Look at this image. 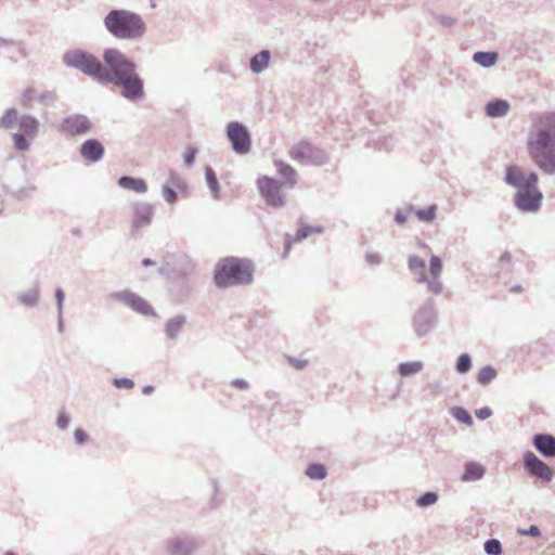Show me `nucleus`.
<instances>
[{
	"instance_id": "1",
	"label": "nucleus",
	"mask_w": 555,
	"mask_h": 555,
	"mask_svg": "<svg viewBox=\"0 0 555 555\" xmlns=\"http://www.w3.org/2000/svg\"><path fill=\"white\" fill-rule=\"evenodd\" d=\"M532 162L544 172H555V113L540 115L527 140Z\"/></svg>"
},
{
	"instance_id": "2",
	"label": "nucleus",
	"mask_w": 555,
	"mask_h": 555,
	"mask_svg": "<svg viewBox=\"0 0 555 555\" xmlns=\"http://www.w3.org/2000/svg\"><path fill=\"white\" fill-rule=\"evenodd\" d=\"M254 266L248 259L224 258L215 268V283L219 287L249 284L253 281Z\"/></svg>"
},
{
	"instance_id": "3",
	"label": "nucleus",
	"mask_w": 555,
	"mask_h": 555,
	"mask_svg": "<svg viewBox=\"0 0 555 555\" xmlns=\"http://www.w3.org/2000/svg\"><path fill=\"white\" fill-rule=\"evenodd\" d=\"M104 25L114 37L124 40L140 38L145 33L142 17L127 10H112L104 18Z\"/></svg>"
},
{
	"instance_id": "4",
	"label": "nucleus",
	"mask_w": 555,
	"mask_h": 555,
	"mask_svg": "<svg viewBox=\"0 0 555 555\" xmlns=\"http://www.w3.org/2000/svg\"><path fill=\"white\" fill-rule=\"evenodd\" d=\"M63 61L67 66L75 67L100 81L108 82L112 79L109 73L103 69L100 61L94 55L82 50L67 51L63 55Z\"/></svg>"
},
{
	"instance_id": "5",
	"label": "nucleus",
	"mask_w": 555,
	"mask_h": 555,
	"mask_svg": "<svg viewBox=\"0 0 555 555\" xmlns=\"http://www.w3.org/2000/svg\"><path fill=\"white\" fill-rule=\"evenodd\" d=\"M409 269L418 274V282L427 283L428 291L439 294L442 291V284L439 280L442 272V261L438 256H431L429 262V275L425 273V261L418 256L409 258Z\"/></svg>"
},
{
	"instance_id": "6",
	"label": "nucleus",
	"mask_w": 555,
	"mask_h": 555,
	"mask_svg": "<svg viewBox=\"0 0 555 555\" xmlns=\"http://www.w3.org/2000/svg\"><path fill=\"white\" fill-rule=\"evenodd\" d=\"M103 60L112 73V75L109 74L112 78L109 81L116 80L135 70V64L118 49H106L103 53Z\"/></svg>"
},
{
	"instance_id": "7",
	"label": "nucleus",
	"mask_w": 555,
	"mask_h": 555,
	"mask_svg": "<svg viewBox=\"0 0 555 555\" xmlns=\"http://www.w3.org/2000/svg\"><path fill=\"white\" fill-rule=\"evenodd\" d=\"M257 186L268 205L273 207H282L284 205L285 201L281 195L282 184L279 181L263 176L257 180Z\"/></svg>"
},
{
	"instance_id": "8",
	"label": "nucleus",
	"mask_w": 555,
	"mask_h": 555,
	"mask_svg": "<svg viewBox=\"0 0 555 555\" xmlns=\"http://www.w3.org/2000/svg\"><path fill=\"white\" fill-rule=\"evenodd\" d=\"M289 154L301 164L320 165L324 162V154L307 141L295 144Z\"/></svg>"
},
{
	"instance_id": "9",
	"label": "nucleus",
	"mask_w": 555,
	"mask_h": 555,
	"mask_svg": "<svg viewBox=\"0 0 555 555\" xmlns=\"http://www.w3.org/2000/svg\"><path fill=\"white\" fill-rule=\"evenodd\" d=\"M524 467L529 475L545 482H550L554 475L553 469L531 451L524 454Z\"/></svg>"
},
{
	"instance_id": "10",
	"label": "nucleus",
	"mask_w": 555,
	"mask_h": 555,
	"mask_svg": "<svg viewBox=\"0 0 555 555\" xmlns=\"http://www.w3.org/2000/svg\"><path fill=\"white\" fill-rule=\"evenodd\" d=\"M227 132L236 153L244 154L250 150V135L246 127L234 121L229 124Z\"/></svg>"
},
{
	"instance_id": "11",
	"label": "nucleus",
	"mask_w": 555,
	"mask_h": 555,
	"mask_svg": "<svg viewBox=\"0 0 555 555\" xmlns=\"http://www.w3.org/2000/svg\"><path fill=\"white\" fill-rule=\"evenodd\" d=\"M505 182L518 190L525 186H535L538 176L531 171H525L517 166H508L506 168Z\"/></svg>"
},
{
	"instance_id": "12",
	"label": "nucleus",
	"mask_w": 555,
	"mask_h": 555,
	"mask_svg": "<svg viewBox=\"0 0 555 555\" xmlns=\"http://www.w3.org/2000/svg\"><path fill=\"white\" fill-rule=\"evenodd\" d=\"M114 82L121 88V94L129 100H137L143 94V82L135 70L119 77Z\"/></svg>"
},
{
	"instance_id": "13",
	"label": "nucleus",
	"mask_w": 555,
	"mask_h": 555,
	"mask_svg": "<svg viewBox=\"0 0 555 555\" xmlns=\"http://www.w3.org/2000/svg\"><path fill=\"white\" fill-rule=\"evenodd\" d=\"M541 199L542 194L538 191L537 185L521 188L517 191L515 196L517 207L528 211L538 209Z\"/></svg>"
},
{
	"instance_id": "14",
	"label": "nucleus",
	"mask_w": 555,
	"mask_h": 555,
	"mask_svg": "<svg viewBox=\"0 0 555 555\" xmlns=\"http://www.w3.org/2000/svg\"><path fill=\"white\" fill-rule=\"evenodd\" d=\"M132 231L135 232L152 222L153 207L147 203L137 202L132 205Z\"/></svg>"
},
{
	"instance_id": "15",
	"label": "nucleus",
	"mask_w": 555,
	"mask_h": 555,
	"mask_svg": "<svg viewBox=\"0 0 555 555\" xmlns=\"http://www.w3.org/2000/svg\"><path fill=\"white\" fill-rule=\"evenodd\" d=\"M117 298L141 314H154V311L152 307L149 305V302L131 292H121L117 294Z\"/></svg>"
},
{
	"instance_id": "16",
	"label": "nucleus",
	"mask_w": 555,
	"mask_h": 555,
	"mask_svg": "<svg viewBox=\"0 0 555 555\" xmlns=\"http://www.w3.org/2000/svg\"><path fill=\"white\" fill-rule=\"evenodd\" d=\"M81 156L89 162L95 163L104 155V147L98 140H87L80 147Z\"/></svg>"
},
{
	"instance_id": "17",
	"label": "nucleus",
	"mask_w": 555,
	"mask_h": 555,
	"mask_svg": "<svg viewBox=\"0 0 555 555\" xmlns=\"http://www.w3.org/2000/svg\"><path fill=\"white\" fill-rule=\"evenodd\" d=\"M533 446L543 456H555V438L553 436L538 434L533 437Z\"/></svg>"
},
{
	"instance_id": "18",
	"label": "nucleus",
	"mask_w": 555,
	"mask_h": 555,
	"mask_svg": "<svg viewBox=\"0 0 555 555\" xmlns=\"http://www.w3.org/2000/svg\"><path fill=\"white\" fill-rule=\"evenodd\" d=\"M63 128L70 134H80L89 130V120L83 116H73L65 119Z\"/></svg>"
},
{
	"instance_id": "19",
	"label": "nucleus",
	"mask_w": 555,
	"mask_h": 555,
	"mask_svg": "<svg viewBox=\"0 0 555 555\" xmlns=\"http://www.w3.org/2000/svg\"><path fill=\"white\" fill-rule=\"evenodd\" d=\"M485 467L475 462H469L465 465V470L462 476L463 481H476L483 477Z\"/></svg>"
},
{
	"instance_id": "20",
	"label": "nucleus",
	"mask_w": 555,
	"mask_h": 555,
	"mask_svg": "<svg viewBox=\"0 0 555 555\" xmlns=\"http://www.w3.org/2000/svg\"><path fill=\"white\" fill-rule=\"evenodd\" d=\"M118 184L127 190H131L135 193H144L147 190V185L144 180L132 177H121L118 180Z\"/></svg>"
},
{
	"instance_id": "21",
	"label": "nucleus",
	"mask_w": 555,
	"mask_h": 555,
	"mask_svg": "<svg viewBox=\"0 0 555 555\" xmlns=\"http://www.w3.org/2000/svg\"><path fill=\"white\" fill-rule=\"evenodd\" d=\"M509 109V104L505 100H495L490 102L486 107V113L490 117L505 116Z\"/></svg>"
},
{
	"instance_id": "22",
	"label": "nucleus",
	"mask_w": 555,
	"mask_h": 555,
	"mask_svg": "<svg viewBox=\"0 0 555 555\" xmlns=\"http://www.w3.org/2000/svg\"><path fill=\"white\" fill-rule=\"evenodd\" d=\"M269 61L270 52L268 50H262L251 59L250 68L254 73L258 74L267 68Z\"/></svg>"
},
{
	"instance_id": "23",
	"label": "nucleus",
	"mask_w": 555,
	"mask_h": 555,
	"mask_svg": "<svg viewBox=\"0 0 555 555\" xmlns=\"http://www.w3.org/2000/svg\"><path fill=\"white\" fill-rule=\"evenodd\" d=\"M20 128L25 135L34 138L38 131V121L31 116H23L20 120Z\"/></svg>"
},
{
	"instance_id": "24",
	"label": "nucleus",
	"mask_w": 555,
	"mask_h": 555,
	"mask_svg": "<svg viewBox=\"0 0 555 555\" xmlns=\"http://www.w3.org/2000/svg\"><path fill=\"white\" fill-rule=\"evenodd\" d=\"M423 369V363L420 361L401 363L398 367V372L402 377L414 375L421 372Z\"/></svg>"
},
{
	"instance_id": "25",
	"label": "nucleus",
	"mask_w": 555,
	"mask_h": 555,
	"mask_svg": "<svg viewBox=\"0 0 555 555\" xmlns=\"http://www.w3.org/2000/svg\"><path fill=\"white\" fill-rule=\"evenodd\" d=\"M498 55L494 52H476L474 54V61L485 67L494 65Z\"/></svg>"
},
{
	"instance_id": "26",
	"label": "nucleus",
	"mask_w": 555,
	"mask_h": 555,
	"mask_svg": "<svg viewBox=\"0 0 555 555\" xmlns=\"http://www.w3.org/2000/svg\"><path fill=\"white\" fill-rule=\"evenodd\" d=\"M185 323V319L183 317H175L170 319L166 324V333L167 335L172 338L175 337L183 327Z\"/></svg>"
},
{
	"instance_id": "27",
	"label": "nucleus",
	"mask_w": 555,
	"mask_h": 555,
	"mask_svg": "<svg viewBox=\"0 0 555 555\" xmlns=\"http://www.w3.org/2000/svg\"><path fill=\"white\" fill-rule=\"evenodd\" d=\"M275 164L279 168V172L285 178L286 182L291 186H294L296 184V171L294 168L283 162H276Z\"/></svg>"
},
{
	"instance_id": "28",
	"label": "nucleus",
	"mask_w": 555,
	"mask_h": 555,
	"mask_svg": "<svg viewBox=\"0 0 555 555\" xmlns=\"http://www.w3.org/2000/svg\"><path fill=\"white\" fill-rule=\"evenodd\" d=\"M415 215L418 218L420 221L423 222H431L437 215V206L431 205L428 208L425 209H417L415 210Z\"/></svg>"
},
{
	"instance_id": "29",
	"label": "nucleus",
	"mask_w": 555,
	"mask_h": 555,
	"mask_svg": "<svg viewBox=\"0 0 555 555\" xmlns=\"http://www.w3.org/2000/svg\"><path fill=\"white\" fill-rule=\"evenodd\" d=\"M306 474L311 479H323L326 476V469L322 464H311L307 467Z\"/></svg>"
},
{
	"instance_id": "30",
	"label": "nucleus",
	"mask_w": 555,
	"mask_h": 555,
	"mask_svg": "<svg viewBox=\"0 0 555 555\" xmlns=\"http://www.w3.org/2000/svg\"><path fill=\"white\" fill-rule=\"evenodd\" d=\"M17 119V111L14 108L8 109L0 118V127L4 129L11 128Z\"/></svg>"
},
{
	"instance_id": "31",
	"label": "nucleus",
	"mask_w": 555,
	"mask_h": 555,
	"mask_svg": "<svg viewBox=\"0 0 555 555\" xmlns=\"http://www.w3.org/2000/svg\"><path fill=\"white\" fill-rule=\"evenodd\" d=\"M496 376V372L491 366L482 367L478 373V382L482 385L489 384Z\"/></svg>"
},
{
	"instance_id": "32",
	"label": "nucleus",
	"mask_w": 555,
	"mask_h": 555,
	"mask_svg": "<svg viewBox=\"0 0 555 555\" xmlns=\"http://www.w3.org/2000/svg\"><path fill=\"white\" fill-rule=\"evenodd\" d=\"M166 185H170L172 189H175L179 192H183L186 189V185H185V182L183 181V179L178 173L172 172V171L169 173V180Z\"/></svg>"
},
{
	"instance_id": "33",
	"label": "nucleus",
	"mask_w": 555,
	"mask_h": 555,
	"mask_svg": "<svg viewBox=\"0 0 555 555\" xmlns=\"http://www.w3.org/2000/svg\"><path fill=\"white\" fill-rule=\"evenodd\" d=\"M485 551L489 555H500L502 553V546L499 540L491 539L485 543Z\"/></svg>"
},
{
	"instance_id": "34",
	"label": "nucleus",
	"mask_w": 555,
	"mask_h": 555,
	"mask_svg": "<svg viewBox=\"0 0 555 555\" xmlns=\"http://www.w3.org/2000/svg\"><path fill=\"white\" fill-rule=\"evenodd\" d=\"M472 366L470 358L468 354H461L456 362V370L459 373H466Z\"/></svg>"
},
{
	"instance_id": "35",
	"label": "nucleus",
	"mask_w": 555,
	"mask_h": 555,
	"mask_svg": "<svg viewBox=\"0 0 555 555\" xmlns=\"http://www.w3.org/2000/svg\"><path fill=\"white\" fill-rule=\"evenodd\" d=\"M437 500H438V496L436 493L426 492L425 494H423L422 496L418 498L417 505L421 507H426V506H429V505L436 503Z\"/></svg>"
},
{
	"instance_id": "36",
	"label": "nucleus",
	"mask_w": 555,
	"mask_h": 555,
	"mask_svg": "<svg viewBox=\"0 0 555 555\" xmlns=\"http://www.w3.org/2000/svg\"><path fill=\"white\" fill-rule=\"evenodd\" d=\"M453 415L457 421H460L462 423H465L467 425L473 424L472 416L469 415V413L466 410H464L462 408L455 409L453 412Z\"/></svg>"
},
{
	"instance_id": "37",
	"label": "nucleus",
	"mask_w": 555,
	"mask_h": 555,
	"mask_svg": "<svg viewBox=\"0 0 555 555\" xmlns=\"http://www.w3.org/2000/svg\"><path fill=\"white\" fill-rule=\"evenodd\" d=\"M206 179H207V183L210 188V190L214 192V194L217 196V193H218V180L214 173V171L211 169H207L206 170Z\"/></svg>"
},
{
	"instance_id": "38",
	"label": "nucleus",
	"mask_w": 555,
	"mask_h": 555,
	"mask_svg": "<svg viewBox=\"0 0 555 555\" xmlns=\"http://www.w3.org/2000/svg\"><path fill=\"white\" fill-rule=\"evenodd\" d=\"M177 190L172 189L170 185L163 186V196L169 204H173L177 201Z\"/></svg>"
},
{
	"instance_id": "39",
	"label": "nucleus",
	"mask_w": 555,
	"mask_h": 555,
	"mask_svg": "<svg viewBox=\"0 0 555 555\" xmlns=\"http://www.w3.org/2000/svg\"><path fill=\"white\" fill-rule=\"evenodd\" d=\"M14 145L20 151H25L28 149V142L26 141L25 134L15 133L13 135Z\"/></svg>"
},
{
	"instance_id": "40",
	"label": "nucleus",
	"mask_w": 555,
	"mask_h": 555,
	"mask_svg": "<svg viewBox=\"0 0 555 555\" xmlns=\"http://www.w3.org/2000/svg\"><path fill=\"white\" fill-rule=\"evenodd\" d=\"M196 149L194 146H189L183 153V160L186 166H191L196 156Z\"/></svg>"
},
{
	"instance_id": "41",
	"label": "nucleus",
	"mask_w": 555,
	"mask_h": 555,
	"mask_svg": "<svg viewBox=\"0 0 555 555\" xmlns=\"http://www.w3.org/2000/svg\"><path fill=\"white\" fill-rule=\"evenodd\" d=\"M114 385L117 388L131 389V388H133L134 383L132 379H129V378H117L114 380Z\"/></svg>"
},
{
	"instance_id": "42",
	"label": "nucleus",
	"mask_w": 555,
	"mask_h": 555,
	"mask_svg": "<svg viewBox=\"0 0 555 555\" xmlns=\"http://www.w3.org/2000/svg\"><path fill=\"white\" fill-rule=\"evenodd\" d=\"M312 233V229L308 227L300 228L296 233V241H301Z\"/></svg>"
},
{
	"instance_id": "43",
	"label": "nucleus",
	"mask_w": 555,
	"mask_h": 555,
	"mask_svg": "<svg viewBox=\"0 0 555 555\" xmlns=\"http://www.w3.org/2000/svg\"><path fill=\"white\" fill-rule=\"evenodd\" d=\"M288 362L297 370H302L307 366L308 361L307 360H300L295 358H289Z\"/></svg>"
},
{
	"instance_id": "44",
	"label": "nucleus",
	"mask_w": 555,
	"mask_h": 555,
	"mask_svg": "<svg viewBox=\"0 0 555 555\" xmlns=\"http://www.w3.org/2000/svg\"><path fill=\"white\" fill-rule=\"evenodd\" d=\"M69 423V418L65 413H60L57 416L56 424L61 429H64L67 427Z\"/></svg>"
},
{
	"instance_id": "45",
	"label": "nucleus",
	"mask_w": 555,
	"mask_h": 555,
	"mask_svg": "<svg viewBox=\"0 0 555 555\" xmlns=\"http://www.w3.org/2000/svg\"><path fill=\"white\" fill-rule=\"evenodd\" d=\"M38 299V293L37 292H34L29 295H24L22 297V301L26 305H34Z\"/></svg>"
},
{
	"instance_id": "46",
	"label": "nucleus",
	"mask_w": 555,
	"mask_h": 555,
	"mask_svg": "<svg viewBox=\"0 0 555 555\" xmlns=\"http://www.w3.org/2000/svg\"><path fill=\"white\" fill-rule=\"evenodd\" d=\"M74 436L77 443H83L88 438L87 434L82 429H76Z\"/></svg>"
},
{
	"instance_id": "47",
	"label": "nucleus",
	"mask_w": 555,
	"mask_h": 555,
	"mask_svg": "<svg viewBox=\"0 0 555 555\" xmlns=\"http://www.w3.org/2000/svg\"><path fill=\"white\" fill-rule=\"evenodd\" d=\"M492 414V411L489 408H481L476 411V416L480 420H486Z\"/></svg>"
},
{
	"instance_id": "48",
	"label": "nucleus",
	"mask_w": 555,
	"mask_h": 555,
	"mask_svg": "<svg viewBox=\"0 0 555 555\" xmlns=\"http://www.w3.org/2000/svg\"><path fill=\"white\" fill-rule=\"evenodd\" d=\"M231 385L238 389H247L248 388V383L244 379H238V378L232 380Z\"/></svg>"
},
{
	"instance_id": "49",
	"label": "nucleus",
	"mask_w": 555,
	"mask_h": 555,
	"mask_svg": "<svg viewBox=\"0 0 555 555\" xmlns=\"http://www.w3.org/2000/svg\"><path fill=\"white\" fill-rule=\"evenodd\" d=\"M522 534H528V535H532V537H539L540 535V529L532 525L528 530H524L521 531Z\"/></svg>"
},
{
	"instance_id": "50",
	"label": "nucleus",
	"mask_w": 555,
	"mask_h": 555,
	"mask_svg": "<svg viewBox=\"0 0 555 555\" xmlns=\"http://www.w3.org/2000/svg\"><path fill=\"white\" fill-rule=\"evenodd\" d=\"M395 219L398 224H403L406 221L408 217L403 212L399 211L396 214Z\"/></svg>"
},
{
	"instance_id": "51",
	"label": "nucleus",
	"mask_w": 555,
	"mask_h": 555,
	"mask_svg": "<svg viewBox=\"0 0 555 555\" xmlns=\"http://www.w3.org/2000/svg\"><path fill=\"white\" fill-rule=\"evenodd\" d=\"M56 298H57V301H59V306L61 307L62 306V301L64 299V294L61 289H57L56 291Z\"/></svg>"
},
{
	"instance_id": "52",
	"label": "nucleus",
	"mask_w": 555,
	"mask_h": 555,
	"mask_svg": "<svg viewBox=\"0 0 555 555\" xmlns=\"http://www.w3.org/2000/svg\"><path fill=\"white\" fill-rule=\"evenodd\" d=\"M289 248H291V243H289V242H287V243H286L285 253H284V257L288 254Z\"/></svg>"
},
{
	"instance_id": "53",
	"label": "nucleus",
	"mask_w": 555,
	"mask_h": 555,
	"mask_svg": "<svg viewBox=\"0 0 555 555\" xmlns=\"http://www.w3.org/2000/svg\"><path fill=\"white\" fill-rule=\"evenodd\" d=\"M142 263H143V266H150V264H152L153 262H152L150 259H144V260L142 261Z\"/></svg>"
},
{
	"instance_id": "54",
	"label": "nucleus",
	"mask_w": 555,
	"mask_h": 555,
	"mask_svg": "<svg viewBox=\"0 0 555 555\" xmlns=\"http://www.w3.org/2000/svg\"><path fill=\"white\" fill-rule=\"evenodd\" d=\"M7 555H14V554H12V553H9V554H7Z\"/></svg>"
}]
</instances>
